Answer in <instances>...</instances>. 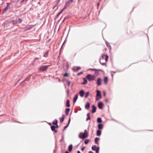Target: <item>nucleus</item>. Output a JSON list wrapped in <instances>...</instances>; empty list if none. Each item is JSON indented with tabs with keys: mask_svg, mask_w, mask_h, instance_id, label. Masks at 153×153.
Wrapping results in <instances>:
<instances>
[{
	"mask_svg": "<svg viewBox=\"0 0 153 153\" xmlns=\"http://www.w3.org/2000/svg\"><path fill=\"white\" fill-rule=\"evenodd\" d=\"M108 58V57L107 55L102 54L101 59H100V62L102 65H104L107 62Z\"/></svg>",
	"mask_w": 153,
	"mask_h": 153,
	"instance_id": "f257e3e1",
	"label": "nucleus"
},
{
	"mask_svg": "<svg viewBox=\"0 0 153 153\" xmlns=\"http://www.w3.org/2000/svg\"><path fill=\"white\" fill-rule=\"evenodd\" d=\"M88 132L86 130L84 131V133H81L79 135V137L80 138L84 139L87 137L88 136Z\"/></svg>",
	"mask_w": 153,
	"mask_h": 153,
	"instance_id": "f03ea898",
	"label": "nucleus"
},
{
	"mask_svg": "<svg viewBox=\"0 0 153 153\" xmlns=\"http://www.w3.org/2000/svg\"><path fill=\"white\" fill-rule=\"evenodd\" d=\"M11 23H12L13 24H16L17 23V22L16 21L13 20L12 19H8L4 22L5 24H7Z\"/></svg>",
	"mask_w": 153,
	"mask_h": 153,
	"instance_id": "7ed1b4c3",
	"label": "nucleus"
},
{
	"mask_svg": "<svg viewBox=\"0 0 153 153\" xmlns=\"http://www.w3.org/2000/svg\"><path fill=\"white\" fill-rule=\"evenodd\" d=\"M86 77L89 81L94 80L95 78L94 76L91 74H88L86 76Z\"/></svg>",
	"mask_w": 153,
	"mask_h": 153,
	"instance_id": "20e7f679",
	"label": "nucleus"
},
{
	"mask_svg": "<svg viewBox=\"0 0 153 153\" xmlns=\"http://www.w3.org/2000/svg\"><path fill=\"white\" fill-rule=\"evenodd\" d=\"M101 98V93L99 90H97V95L96 97V100H99Z\"/></svg>",
	"mask_w": 153,
	"mask_h": 153,
	"instance_id": "39448f33",
	"label": "nucleus"
},
{
	"mask_svg": "<svg viewBox=\"0 0 153 153\" xmlns=\"http://www.w3.org/2000/svg\"><path fill=\"white\" fill-rule=\"evenodd\" d=\"M49 65L42 66L39 68V69L41 71H44L48 69Z\"/></svg>",
	"mask_w": 153,
	"mask_h": 153,
	"instance_id": "423d86ee",
	"label": "nucleus"
},
{
	"mask_svg": "<svg viewBox=\"0 0 153 153\" xmlns=\"http://www.w3.org/2000/svg\"><path fill=\"white\" fill-rule=\"evenodd\" d=\"M92 149L94 151L95 150L96 153H98L99 152V148L97 147L96 146H94L92 147Z\"/></svg>",
	"mask_w": 153,
	"mask_h": 153,
	"instance_id": "0eeeda50",
	"label": "nucleus"
},
{
	"mask_svg": "<svg viewBox=\"0 0 153 153\" xmlns=\"http://www.w3.org/2000/svg\"><path fill=\"white\" fill-rule=\"evenodd\" d=\"M74 0H69L66 3V5H67V7H69L70 4L73 2Z\"/></svg>",
	"mask_w": 153,
	"mask_h": 153,
	"instance_id": "6e6552de",
	"label": "nucleus"
},
{
	"mask_svg": "<svg viewBox=\"0 0 153 153\" xmlns=\"http://www.w3.org/2000/svg\"><path fill=\"white\" fill-rule=\"evenodd\" d=\"M101 79L100 78H98L97 80V84L98 85H101Z\"/></svg>",
	"mask_w": 153,
	"mask_h": 153,
	"instance_id": "1a4fd4ad",
	"label": "nucleus"
},
{
	"mask_svg": "<svg viewBox=\"0 0 153 153\" xmlns=\"http://www.w3.org/2000/svg\"><path fill=\"white\" fill-rule=\"evenodd\" d=\"M103 105V103L101 102H99L98 104V107L100 109H101Z\"/></svg>",
	"mask_w": 153,
	"mask_h": 153,
	"instance_id": "9d476101",
	"label": "nucleus"
},
{
	"mask_svg": "<svg viewBox=\"0 0 153 153\" xmlns=\"http://www.w3.org/2000/svg\"><path fill=\"white\" fill-rule=\"evenodd\" d=\"M10 6L9 5H7L6 7L2 11V13L3 14L6 11V10L9 8Z\"/></svg>",
	"mask_w": 153,
	"mask_h": 153,
	"instance_id": "9b49d317",
	"label": "nucleus"
},
{
	"mask_svg": "<svg viewBox=\"0 0 153 153\" xmlns=\"http://www.w3.org/2000/svg\"><path fill=\"white\" fill-rule=\"evenodd\" d=\"M92 113H94L96 111V107L94 105H93L92 106Z\"/></svg>",
	"mask_w": 153,
	"mask_h": 153,
	"instance_id": "f8f14e48",
	"label": "nucleus"
},
{
	"mask_svg": "<svg viewBox=\"0 0 153 153\" xmlns=\"http://www.w3.org/2000/svg\"><path fill=\"white\" fill-rule=\"evenodd\" d=\"M78 98V94H76L74 96V98L73 99V102H75L76 100H77V98Z\"/></svg>",
	"mask_w": 153,
	"mask_h": 153,
	"instance_id": "ddd939ff",
	"label": "nucleus"
},
{
	"mask_svg": "<svg viewBox=\"0 0 153 153\" xmlns=\"http://www.w3.org/2000/svg\"><path fill=\"white\" fill-rule=\"evenodd\" d=\"M85 93L83 90H81L79 92V94L82 97H83Z\"/></svg>",
	"mask_w": 153,
	"mask_h": 153,
	"instance_id": "4468645a",
	"label": "nucleus"
},
{
	"mask_svg": "<svg viewBox=\"0 0 153 153\" xmlns=\"http://www.w3.org/2000/svg\"><path fill=\"white\" fill-rule=\"evenodd\" d=\"M70 106V101L69 100H67L66 102V106L67 107H69Z\"/></svg>",
	"mask_w": 153,
	"mask_h": 153,
	"instance_id": "2eb2a0df",
	"label": "nucleus"
},
{
	"mask_svg": "<svg viewBox=\"0 0 153 153\" xmlns=\"http://www.w3.org/2000/svg\"><path fill=\"white\" fill-rule=\"evenodd\" d=\"M90 106V104L88 102L87 103V104L85 105V109H88Z\"/></svg>",
	"mask_w": 153,
	"mask_h": 153,
	"instance_id": "dca6fc26",
	"label": "nucleus"
},
{
	"mask_svg": "<svg viewBox=\"0 0 153 153\" xmlns=\"http://www.w3.org/2000/svg\"><path fill=\"white\" fill-rule=\"evenodd\" d=\"M73 146L72 145H70L68 147V151L69 152H71L72 150Z\"/></svg>",
	"mask_w": 153,
	"mask_h": 153,
	"instance_id": "f3484780",
	"label": "nucleus"
},
{
	"mask_svg": "<svg viewBox=\"0 0 153 153\" xmlns=\"http://www.w3.org/2000/svg\"><path fill=\"white\" fill-rule=\"evenodd\" d=\"M101 131L100 130H98L97 132V135L98 136H100L101 134Z\"/></svg>",
	"mask_w": 153,
	"mask_h": 153,
	"instance_id": "a211bd4d",
	"label": "nucleus"
},
{
	"mask_svg": "<svg viewBox=\"0 0 153 153\" xmlns=\"http://www.w3.org/2000/svg\"><path fill=\"white\" fill-rule=\"evenodd\" d=\"M70 109L69 108H66L65 110V112L66 115H68V113L70 111Z\"/></svg>",
	"mask_w": 153,
	"mask_h": 153,
	"instance_id": "6ab92c4d",
	"label": "nucleus"
},
{
	"mask_svg": "<svg viewBox=\"0 0 153 153\" xmlns=\"http://www.w3.org/2000/svg\"><path fill=\"white\" fill-rule=\"evenodd\" d=\"M104 81L105 84H106L108 81V79L107 77H105L104 78Z\"/></svg>",
	"mask_w": 153,
	"mask_h": 153,
	"instance_id": "aec40b11",
	"label": "nucleus"
},
{
	"mask_svg": "<svg viewBox=\"0 0 153 153\" xmlns=\"http://www.w3.org/2000/svg\"><path fill=\"white\" fill-rule=\"evenodd\" d=\"M98 128L99 129H101L102 128V124H99L98 126Z\"/></svg>",
	"mask_w": 153,
	"mask_h": 153,
	"instance_id": "412c9836",
	"label": "nucleus"
},
{
	"mask_svg": "<svg viewBox=\"0 0 153 153\" xmlns=\"http://www.w3.org/2000/svg\"><path fill=\"white\" fill-rule=\"evenodd\" d=\"M97 122L99 123H101L102 122V120L100 118H98L97 119Z\"/></svg>",
	"mask_w": 153,
	"mask_h": 153,
	"instance_id": "4be33fe9",
	"label": "nucleus"
},
{
	"mask_svg": "<svg viewBox=\"0 0 153 153\" xmlns=\"http://www.w3.org/2000/svg\"><path fill=\"white\" fill-rule=\"evenodd\" d=\"M84 82L83 83H82V84H84V85H85L87 83V81L85 78H84Z\"/></svg>",
	"mask_w": 153,
	"mask_h": 153,
	"instance_id": "5701e85b",
	"label": "nucleus"
},
{
	"mask_svg": "<svg viewBox=\"0 0 153 153\" xmlns=\"http://www.w3.org/2000/svg\"><path fill=\"white\" fill-rule=\"evenodd\" d=\"M64 115H63L62 117L60 119V122L61 123H62L64 121Z\"/></svg>",
	"mask_w": 153,
	"mask_h": 153,
	"instance_id": "b1692460",
	"label": "nucleus"
},
{
	"mask_svg": "<svg viewBox=\"0 0 153 153\" xmlns=\"http://www.w3.org/2000/svg\"><path fill=\"white\" fill-rule=\"evenodd\" d=\"M99 138L98 137H96L95 139V142L96 144H97V141H98L99 140Z\"/></svg>",
	"mask_w": 153,
	"mask_h": 153,
	"instance_id": "393cba45",
	"label": "nucleus"
},
{
	"mask_svg": "<svg viewBox=\"0 0 153 153\" xmlns=\"http://www.w3.org/2000/svg\"><path fill=\"white\" fill-rule=\"evenodd\" d=\"M89 139H87L85 140L84 142V143L85 144H87L89 142Z\"/></svg>",
	"mask_w": 153,
	"mask_h": 153,
	"instance_id": "a878e982",
	"label": "nucleus"
},
{
	"mask_svg": "<svg viewBox=\"0 0 153 153\" xmlns=\"http://www.w3.org/2000/svg\"><path fill=\"white\" fill-rule=\"evenodd\" d=\"M55 126H52L51 127V129L53 131L55 130Z\"/></svg>",
	"mask_w": 153,
	"mask_h": 153,
	"instance_id": "bb28decb",
	"label": "nucleus"
},
{
	"mask_svg": "<svg viewBox=\"0 0 153 153\" xmlns=\"http://www.w3.org/2000/svg\"><path fill=\"white\" fill-rule=\"evenodd\" d=\"M48 51H47L44 54V56L45 57H46L48 55Z\"/></svg>",
	"mask_w": 153,
	"mask_h": 153,
	"instance_id": "cd10ccee",
	"label": "nucleus"
},
{
	"mask_svg": "<svg viewBox=\"0 0 153 153\" xmlns=\"http://www.w3.org/2000/svg\"><path fill=\"white\" fill-rule=\"evenodd\" d=\"M58 122V121L57 120H55V122H53V124L54 125H56L57 124Z\"/></svg>",
	"mask_w": 153,
	"mask_h": 153,
	"instance_id": "c85d7f7f",
	"label": "nucleus"
},
{
	"mask_svg": "<svg viewBox=\"0 0 153 153\" xmlns=\"http://www.w3.org/2000/svg\"><path fill=\"white\" fill-rule=\"evenodd\" d=\"M70 119H69V121H68V124H67V125L66 126H65L64 127V129H65L68 126V125L70 123Z\"/></svg>",
	"mask_w": 153,
	"mask_h": 153,
	"instance_id": "c756f323",
	"label": "nucleus"
},
{
	"mask_svg": "<svg viewBox=\"0 0 153 153\" xmlns=\"http://www.w3.org/2000/svg\"><path fill=\"white\" fill-rule=\"evenodd\" d=\"M16 21L17 22V23H20L22 22V20H21V19H19Z\"/></svg>",
	"mask_w": 153,
	"mask_h": 153,
	"instance_id": "7c9ffc66",
	"label": "nucleus"
},
{
	"mask_svg": "<svg viewBox=\"0 0 153 153\" xmlns=\"http://www.w3.org/2000/svg\"><path fill=\"white\" fill-rule=\"evenodd\" d=\"M89 92H87L86 93V94H85V98H87L88 97V95H89Z\"/></svg>",
	"mask_w": 153,
	"mask_h": 153,
	"instance_id": "2f4dec72",
	"label": "nucleus"
},
{
	"mask_svg": "<svg viewBox=\"0 0 153 153\" xmlns=\"http://www.w3.org/2000/svg\"><path fill=\"white\" fill-rule=\"evenodd\" d=\"M64 10V9H62L61 11L58 13V15L57 16H59V15Z\"/></svg>",
	"mask_w": 153,
	"mask_h": 153,
	"instance_id": "473e14b6",
	"label": "nucleus"
},
{
	"mask_svg": "<svg viewBox=\"0 0 153 153\" xmlns=\"http://www.w3.org/2000/svg\"><path fill=\"white\" fill-rule=\"evenodd\" d=\"M68 74L67 73H65L64 74V76H65V77H67L68 76Z\"/></svg>",
	"mask_w": 153,
	"mask_h": 153,
	"instance_id": "72a5a7b5",
	"label": "nucleus"
},
{
	"mask_svg": "<svg viewBox=\"0 0 153 153\" xmlns=\"http://www.w3.org/2000/svg\"><path fill=\"white\" fill-rule=\"evenodd\" d=\"M67 5H66V4H65V5L64 6L63 9L64 10L66 9L67 8Z\"/></svg>",
	"mask_w": 153,
	"mask_h": 153,
	"instance_id": "f704fd0d",
	"label": "nucleus"
},
{
	"mask_svg": "<svg viewBox=\"0 0 153 153\" xmlns=\"http://www.w3.org/2000/svg\"><path fill=\"white\" fill-rule=\"evenodd\" d=\"M81 68L80 67H78L77 68L76 71H78L79 69Z\"/></svg>",
	"mask_w": 153,
	"mask_h": 153,
	"instance_id": "c9c22d12",
	"label": "nucleus"
},
{
	"mask_svg": "<svg viewBox=\"0 0 153 153\" xmlns=\"http://www.w3.org/2000/svg\"><path fill=\"white\" fill-rule=\"evenodd\" d=\"M90 117H88V118H87L86 120V121H87L88 120H90Z\"/></svg>",
	"mask_w": 153,
	"mask_h": 153,
	"instance_id": "e433bc0d",
	"label": "nucleus"
},
{
	"mask_svg": "<svg viewBox=\"0 0 153 153\" xmlns=\"http://www.w3.org/2000/svg\"><path fill=\"white\" fill-rule=\"evenodd\" d=\"M87 116L88 117H90V114L89 113H87Z\"/></svg>",
	"mask_w": 153,
	"mask_h": 153,
	"instance_id": "4c0bfd02",
	"label": "nucleus"
},
{
	"mask_svg": "<svg viewBox=\"0 0 153 153\" xmlns=\"http://www.w3.org/2000/svg\"><path fill=\"white\" fill-rule=\"evenodd\" d=\"M84 149H85V147H82L81 148V150L82 151H83L84 150Z\"/></svg>",
	"mask_w": 153,
	"mask_h": 153,
	"instance_id": "58836bf2",
	"label": "nucleus"
},
{
	"mask_svg": "<svg viewBox=\"0 0 153 153\" xmlns=\"http://www.w3.org/2000/svg\"><path fill=\"white\" fill-rule=\"evenodd\" d=\"M103 94H104V96H105V95L106 94H105V92H103Z\"/></svg>",
	"mask_w": 153,
	"mask_h": 153,
	"instance_id": "ea45409f",
	"label": "nucleus"
},
{
	"mask_svg": "<svg viewBox=\"0 0 153 153\" xmlns=\"http://www.w3.org/2000/svg\"><path fill=\"white\" fill-rule=\"evenodd\" d=\"M25 1V0H22V1H21V2H23L24 1Z\"/></svg>",
	"mask_w": 153,
	"mask_h": 153,
	"instance_id": "a19ab883",
	"label": "nucleus"
},
{
	"mask_svg": "<svg viewBox=\"0 0 153 153\" xmlns=\"http://www.w3.org/2000/svg\"><path fill=\"white\" fill-rule=\"evenodd\" d=\"M77 153H80L79 151H78L77 152Z\"/></svg>",
	"mask_w": 153,
	"mask_h": 153,
	"instance_id": "79ce46f5",
	"label": "nucleus"
},
{
	"mask_svg": "<svg viewBox=\"0 0 153 153\" xmlns=\"http://www.w3.org/2000/svg\"><path fill=\"white\" fill-rule=\"evenodd\" d=\"M88 153H92V152L91 151H90Z\"/></svg>",
	"mask_w": 153,
	"mask_h": 153,
	"instance_id": "37998d69",
	"label": "nucleus"
},
{
	"mask_svg": "<svg viewBox=\"0 0 153 153\" xmlns=\"http://www.w3.org/2000/svg\"><path fill=\"white\" fill-rule=\"evenodd\" d=\"M68 85H70V82L68 81Z\"/></svg>",
	"mask_w": 153,
	"mask_h": 153,
	"instance_id": "c03bdc74",
	"label": "nucleus"
},
{
	"mask_svg": "<svg viewBox=\"0 0 153 153\" xmlns=\"http://www.w3.org/2000/svg\"><path fill=\"white\" fill-rule=\"evenodd\" d=\"M92 70H96V69H92Z\"/></svg>",
	"mask_w": 153,
	"mask_h": 153,
	"instance_id": "a18cd8bd",
	"label": "nucleus"
},
{
	"mask_svg": "<svg viewBox=\"0 0 153 153\" xmlns=\"http://www.w3.org/2000/svg\"><path fill=\"white\" fill-rule=\"evenodd\" d=\"M65 153H69L68 152V151H66Z\"/></svg>",
	"mask_w": 153,
	"mask_h": 153,
	"instance_id": "49530a36",
	"label": "nucleus"
},
{
	"mask_svg": "<svg viewBox=\"0 0 153 153\" xmlns=\"http://www.w3.org/2000/svg\"><path fill=\"white\" fill-rule=\"evenodd\" d=\"M54 131H55V132L56 133V132H57V130H55Z\"/></svg>",
	"mask_w": 153,
	"mask_h": 153,
	"instance_id": "de8ad7c7",
	"label": "nucleus"
},
{
	"mask_svg": "<svg viewBox=\"0 0 153 153\" xmlns=\"http://www.w3.org/2000/svg\"><path fill=\"white\" fill-rule=\"evenodd\" d=\"M105 101H106V102H107L108 101V100H105Z\"/></svg>",
	"mask_w": 153,
	"mask_h": 153,
	"instance_id": "09e8293b",
	"label": "nucleus"
},
{
	"mask_svg": "<svg viewBox=\"0 0 153 153\" xmlns=\"http://www.w3.org/2000/svg\"><path fill=\"white\" fill-rule=\"evenodd\" d=\"M59 3V2L56 3V5H57Z\"/></svg>",
	"mask_w": 153,
	"mask_h": 153,
	"instance_id": "8fccbe9b",
	"label": "nucleus"
},
{
	"mask_svg": "<svg viewBox=\"0 0 153 153\" xmlns=\"http://www.w3.org/2000/svg\"><path fill=\"white\" fill-rule=\"evenodd\" d=\"M81 73H82V72L80 73H79V74H81Z\"/></svg>",
	"mask_w": 153,
	"mask_h": 153,
	"instance_id": "3c124183",
	"label": "nucleus"
},
{
	"mask_svg": "<svg viewBox=\"0 0 153 153\" xmlns=\"http://www.w3.org/2000/svg\"><path fill=\"white\" fill-rule=\"evenodd\" d=\"M55 7H55H53V9Z\"/></svg>",
	"mask_w": 153,
	"mask_h": 153,
	"instance_id": "603ef678",
	"label": "nucleus"
},
{
	"mask_svg": "<svg viewBox=\"0 0 153 153\" xmlns=\"http://www.w3.org/2000/svg\"><path fill=\"white\" fill-rule=\"evenodd\" d=\"M106 45H107V43H106Z\"/></svg>",
	"mask_w": 153,
	"mask_h": 153,
	"instance_id": "864d4df0",
	"label": "nucleus"
},
{
	"mask_svg": "<svg viewBox=\"0 0 153 153\" xmlns=\"http://www.w3.org/2000/svg\"><path fill=\"white\" fill-rule=\"evenodd\" d=\"M60 0H59V1Z\"/></svg>",
	"mask_w": 153,
	"mask_h": 153,
	"instance_id": "5fc2aeb1",
	"label": "nucleus"
}]
</instances>
